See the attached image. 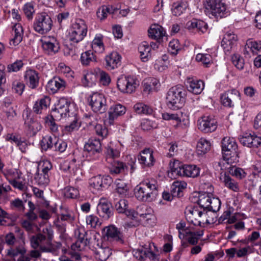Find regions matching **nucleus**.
<instances>
[{
    "mask_svg": "<svg viewBox=\"0 0 261 261\" xmlns=\"http://www.w3.org/2000/svg\"><path fill=\"white\" fill-rule=\"evenodd\" d=\"M27 249L23 245H19L15 248H10L7 250V255L17 261H30V257L26 255Z\"/></svg>",
    "mask_w": 261,
    "mask_h": 261,
    "instance_id": "obj_15",
    "label": "nucleus"
},
{
    "mask_svg": "<svg viewBox=\"0 0 261 261\" xmlns=\"http://www.w3.org/2000/svg\"><path fill=\"white\" fill-rule=\"evenodd\" d=\"M56 140H57L56 137H51L49 135L43 137L40 141L41 151L43 152L51 149L55 145Z\"/></svg>",
    "mask_w": 261,
    "mask_h": 261,
    "instance_id": "obj_33",
    "label": "nucleus"
},
{
    "mask_svg": "<svg viewBox=\"0 0 261 261\" xmlns=\"http://www.w3.org/2000/svg\"><path fill=\"white\" fill-rule=\"evenodd\" d=\"M103 233L108 240L123 242L121 233L114 226L111 225L105 228Z\"/></svg>",
    "mask_w": 261,
    "mask_h": 261,
    "instance_id": "obj_24",
    "label": "nucleus"
},
{
    "mask_svg": "<svg viewBox=\"0 0 261 261\" xmlns=\"http://www.w3.org/2000/svg\"><path fill=\"white\" fill-rule=\"evenodd\" d=\"M211 148V144L205 139L201 138L197 144V151L199 154L206 153Z\"/></svg>",
    "mask_w": 261,
    "mask_h": 261,
    "instance_id": "obj_43",
    "label": "nucleus"
},
{
    "mask_svg": "<svg viewBox=\"0 0 261 261\" xmlns=\"http://www.w3.org/2000/svg\"><path fill=\"white\" fill-rule=\"evenodd\" d=\"M188 7L186 2H178L173 4L171 8L172 13L173 15L177 16L182 14Z\"/></svg>",
    "mask_w": 261,
    "mask_h": 261,
    "instance_id": "obj_41",
    "label": "nucleus"
},
{
    "mask_svg": "<svg viewBox=\"0 0 261 261\" xmlns=\"http://www.w3.org/2000/svg\"><path fill=\"white\" fill-rule=\"evenodd\" d=\"M53 27V21L47 15L41 14L34 20L33 29L38 33L43 35L48 32Z\"/></svg>",
    "mask_w": 261,
    "mask_h": 261,
    "instance_id": "obj_7",
    "label": "nucleus"
},
{
    "mask_svg": "<svg viewBox=\"0 0 261 261\" xmlns=\"http://www.w3.org/2000/svg\"><path fill=\"white\" fill-rule=\"evenodd\" d=\"M187 184L184 181H175L171 186V193L173 196L180 197L182 195V191L187 188Z\"/></svg>",
    "mask_w": 261,
    "mask_h": 261,
    "instance_id": "obj_32",
    "label": "nucleus"
},
{
    "mask_svg": "<svg viewBox=\"0 0 261 261\" xmlns=\"http://www.w3.org/2000/svg\"><path fill=\"white\" fill-rule=\"evenodd\" d=\"M231 61L233 64L239 70L244 68V62L242 57L240 55L234 54L231 57Z\"/></svg>",
    "mask_w": 261,
    "mask_h": 261,
    "instance_id": "obj_59",
    "label": "nucleus"
},
{
    "mask_svg": "<svg viewBox=\"0 0 261 261\" xmlns=\"http://www.w3.org/2000/svg\"><path fill=\"white\" fill-rule=\"evenodd\" d=\"M88 100L89 105L94 112L102 114L106 111L107 100L102 94L93 93L89 96Z\"/></svg>",
    "mask_w": 261,
    "mask_h": 261,
    "instance_id": "obj_5",
    "label": "nucleus"
},
{
    "mask_svg": "<svg viewBox=\"0 0 261 261\" xmlns=\"http://www.w3.org/2000/svg\"><path fill=\"white\" fill-rule=\"evenodd\" d=\"M186 86L188 90L195 94L201 93L204 89V83L193 77H188L186 80Z\"/></svg>",
    "mask_w": 261,
    "mask_h": 261,
    "instance_id": "obj_16",
    "label": "nucleus"
},
{
    "mask_svg": "<svg viewBox=\"0 0 261 261\" xmlns=\"http://www.w3.org/2000/svg\"><path fill=\"white\" fill-rule=\"evenodd\" d=\"M178 173L180 176L195 178L199 176L200 169L194 165H181Z\"/></svg>",
    "mask_w": 261,
    "mask_h": 261,
    "instance_id": "obj_19",
    "label": "nucleus"
},
{
    "mask_svg": "<svg viewBox=\"0 0 261 261\" xmlns=\"http://www.w3.org/2000/svg\"><path fill=\"white\" fill-rule=\"evenodd\" d=\"M249 51L253 54L261 53V41L257 42L252 39L247 40L245 46V54H249Z\"/></svg>",
    "mask_w": 261,
    "mask_h": 261,
    "instance_id": "obj_29",
    "label": "nucleus"
},
{
    "mask_svg": "<svg viewBox=\"0 0 261 261\" xmlns=\"http://www.w3.org/2000/svg\"><path fill=\"white\" fill-rule=\"evenodd\" d=\"M10 206L12 208H16L17 211L23 212L25 210L24 205L22 200L16 198L10 202Z\"/></svg>",
    "mask_w": 261,
    "mask_h": 261,
    "instance_id": "obj_61",
    "label": "nucleus"
},
{
    "mask_svg": "<svg viewBox=\"0 0 261 261\" xmlns=\"http://www.w3.org/2000/svg\"><path fill=\"white\" fill-rule=\"evenodd\" d=\"M24 77L27 84L30 88L35 89L38 86L39 77L38 72L35 70L32 69L27 70Z\"/></svg>",
    "mask_w": 261,
    "mask_h": 261,
    "instance_id": "obj_26",
    "label": "nucleus"
},
{
    "mask_svg": "<svg viewBox=\"0 0 261 261\" xmlns=\"http://www.w3.org/2000/svg\"><path fill=\"white\" fill-rule=\"evenodd\" d=\"M21 173L16 170H9L5 173V176L9 182L10 179H19L21 177Z\"/></svg>",
    "mask_w": 261,
    "mask_h": 261,
    "instance_id": "obj_63",
    "label": "nucleus"
},
{
    "mask_svg": "<svg viewBox=\"0 0 261 261\" xmlns=\"http://www.w3.org/2000/svg\"><path fill=\"white\" fill-rule=\"evenodd\" d=\"M221 99L224 106L232 108L240 100V94L235 89L228 90L221 95Z\"/></svg>",
    "mask_w": 261,
    "mask_h": 261,
    "instance_id": "obj_11",
    "label": "nucleus"
},
{
    "mask_svg": "<svg viewBox=\"0 0 261 261\" xmlns=\"http://www.w3.org/2000/svg\"><path fill=\"white\" fill-rule=\"evenodd\" d=\"M250 148H258L257 153L261 158V137L253 134L252 141Z\"/></svg>",
    "mask_w": 261,
    "mask_h": 261,
    "instance_id": "obj_53",
    "label": "nucleus"
},
{
    "mask_svg": "<svg viewBox=\"0 0 261 261\" xmlns=\"http://www.w3.org/2000/svg\"><path fill=\"white\" fill-rule=\"evenodd\" d=\"M140 54L141 59L143 62H146L151 57V48L146 42H143L138 47Z\"/></svg>",
    "mask_w": 261,
    "mask_h": 261,
    "instance_id": "obj_38",
    "label": "nucleus"
},
{
    "mask_svg": "<svg viewBox=\"0 0 261 261\" xmlns=\"http://www.w3.org/2000/svg\"><path fill=\"white\" fill-rule=\"evenodd\" d=\"M135 111L139 114L150 115L153 112L152 109L142 102H138L134 106Z\"/></svg>",
    "mask_w": 261,
    "mask_h": 261,
    "instance_id": "obj_42",
    "label": "nucleus"
},
{
    "mask_svg": "<svg viewBox=\"0 0 261 261\" xmlns=\"http://www.w3.org/2000/svg\"><path fill=\"white\" fill-rule=\"evenodd\" d=\"M135 257L139 260H144L148 257L153 261H158V255L151 251V244H145L141 248L133 250Z\"/></svg>",
    "mask_w": 261,
    "mask_h": 261,
    "instance_id": "obj_10",
    "label": "nucleus"
},
{
    "mask_svg": "<svg viewBox=\"0 0 261 261\" xmlns=\"http://www.w3.org/2000/svg\"><path fill=\"white\" fill-rule=\"evenodd\" d=\"M220 179L227 188L235 192L239 191L240 188L238 182L232 178L226 172L221 173Z\"/></svg>",
    "mask_w": 261,
    "mask_h": 261,
    "instance_id": "obj_25",
    "label": "nucleus"
},
{
    "mask_svg": "<svg viewBox=\"0 0 261 261\" xmlns=\"http://www.w3.org/2000/svg\"><path fill=\"white\" fill-rule=\"evenodd\" d=\"M49 104V98L45 96L35 102L33 108V111L36 114H40L43 110L47 109Z\"/></svg>",
    "mask_w": 261,
    "mask_h": 261,
    "instance_id": "obj_37",
    "label": "nucleus"
},
{
    "mask_svg": "<svg viewBox=\"0 0 261 261\" xmlns=\"http://www.w3.org/2000/svg\"><path fill=\"white\" fill-rule=\"evenodd\" d=\"M237 144L233 138L225 137L222 141V151L224 160L227 164L232 157L237 156Z\"/></svg>",
    "mask_w": 261,
    "mask_h": 261,
    "instance_id": "obj_6",
    "label": "nucleus"
},
{
    "mask_svg": "<svg viewBox=\"0 0 261 261\" xmlns=\"http://www.w3.org/2000/svg\"><path fill=\"white\" fill-rule=\"evenodd\" d=\"M144 208H145V205L144 204L138 206L136 211L134 210L129 209L128 208L124 214L130 219H135L138 217V215H141V214L140 213L141 212L140 211L142 210H143ZM142 215L143 214H142Z\"/></svg>",
    "mask_w": 261,
    "mask_h": 261,
    "instance_id": "obj_54",
    "label": "nucleus"
},
{
    "mask_svg": "<svg viewBox=\"0 0 261 261\" xmlns=\"http://www.w3.org/2000/svg\"><path fill=\"white\" fill-rule=\"evenodd\" d=\"M217 126L216 121L210 116H204L198 121V129L205 133L215 131Z\"/></svg>",
    "mask_w": 261,
    "mask_h": 261,
    "instance_id": "obj_14",
    "label": "nucleus"
},
{
    "mask_svg": "<svg viewBox=\"0 0 261 261\" xmlns=\"http://www.w3.org/2000/svg\"><path fill=\"white\" fill-rule=\"evenodd\" d=\"M126 167L125 165L123 162L114 161L110 167V171L112 174H118L124 172Z\"/></svg>",
    "mask_w": 261,
    "mask_h": 261,
    "instance_id": "obj_46",
    "label": "nucleus"
},
{
    "mask_svg": "<svg viewBox=\"0 0 261 261\" xmlns=\"http://www.w3.org/2000/svg\"><path fill=\"white\" fill-rule=\"evenodd\" d=\"M229 172L232 176L240 179L245 178L247 175L244 169L236 167H229Z\"/></svg>",
    "mask_w": 261,
    "mask_h": 261,
    "instance_id": "obj_50",
    "label": "nucleus"
},
{
    "mask_svg": "<svg viewBox=\"0 0 261 261\" xmlns=\"http://www.w3.org/2000/svg\"><path fill=\"white\" fill-rule=\"evenodd\" d=\"M87 33V25L83 20L80 19L73 24L68 34V39L72 43H77L84 39Z\"/></svg>",
    "mask_w": 261,
    "mask_h": 261,
    "instance_id": "obj_4",
    "label": "nucleus"
},
{
    "mask_svg": "<svg viewBox=\"0 0 261 261\" xmlns=\"http://www.w3.org/2000/svg\"><path fill=\"white\" fill-rule=\"evenodd\" d=\"M84 149L90 155L99 154L101 151V144L99 139H89L85 144Z\"/></svg>",
    "mask_w": 261,
    "mask_h": 261,
    "instance_id": "obj_23",
    "label": "nucleus"
},
{
    "mask_svg": "<svg viewBox=\"0 0 261 261\" xmlns=\"http://www.w3.org/2000/svg\"><path fill=\"white\" fill-rule=\"evenodd\" d=\"M203 231H192L188 229L185 230V236L187 241L191 245L196 244L199 238L203 236Z\"/></svg>",
    "mask_w": 261,
    "mask_h": 261,
    "instance_id": "obj_35",
    "label": "nucleus"
},
{
    "mask_svg": "<svg viewBox=\"0 0 261 261\" xmlns=\"http://www.w3.org/2000/svg\"><path fill=\"white\" fill-rule=\"evenodd\" d=\"M148 32L150 38L157 40L162 38L165 35L163 28L158 24L152 25Z\"/></svg>",
    "mask_w": 261,
    "mask_h": 261,
    "instance_id": "obj_30",
    "label": "nucleus"
},
{
    "mask_svg": "<svg viewBox=\"0 0 261 261\" xmlns=\"http://www.w3.org/2000/svg\"><path fill=\"white\" fill-rule=\"evenodd\" d=\"M126 112V108L122 105L118 104L112 106L108 112L109 119L108 123L109 124H113L114 121L118 117L124 115Z\"/></svg>",
    "mask_w": 261,
    "mask_h": 261,
    "instance_id": "obj_21",
    "label": "nucleus"
},
{
    "mask_svg": "<svg viewBox=\"0 0 261 261\" xmlns=\"http://www.w3.org/2000/svg\"><path fill=\"white\" fill-rule=\"evenodd\" d=\"M180 49V45L179 41L177 39H173L169 43V50L171 54L177 55Z\"/></svg>",
    "mask_w": 261,
    "mask_h": 261,
    "instance_id": "obj_60",
    "label": "nucleus"
},
{
    "mask_svg": "<svg viewBox=\"0 0 261 261\" xmlns=\"http://www.w3.org/2000/svg\"><path fill=\"white\" fill-rule=\"evenodd\" d=\"M211 196L208 193H203L200 194L198 196V199L197 200L198 204L202 210L203 208V210H207L208 207H210L211 205V201L212 200Z\"/></svg>",
    "mask_w": 261,
    "mask_h": 261,
    "instance_id": "obj_40",
    "label": "nucleus"
},
{
    "mask_svg": "<svg viewBox=\"0 0 261 261\" xmlns=\"http://www.w3.org/2000/svg\"><path fill=\"white\" fill-rule=\"evenodd\" d=\"M97 212L100 216L108 219L113 214L112 205L105 199H100L97 206Z\"/></svg>",
    "mask_w": 261,
    "mask_h": 261,
    "instance_id": "obj_22",
    "label": "nucleus"
},
{
    "mask_svg": "<svg viewBox=\"0 0 261 261\" xmlns=\"http://www.w3.org/2000/svg\"><path fill=\"white\" fill-rule=\"evenodd\" d=\"M96 81V75L91 72H88L84 75L82 83L85 86L92 87L95 84Z\"/></svg>",
    "mask_w": 261,
    "mask_h": 261,
    "instance_id": "obj_49",
    "label": "nucleus"
},
{
    "mask_svg": "<svg viewBox=\"0 0 261 261\" xmlns=\"http://www.w3.org/2000/svg\"><path fill=\"white\" fill-rule=\"evenodd\" d=\"M138 160L143 168L151 167L155 161L153 151L149 148H145L140 152Z\"/></svg>",
    "mask_w": 261,
    "mask_h": 261,
    "instance_id": "obj_12",
    "label": "nucleus"
},
{
    "mask_svg": "<svg viewBox=\"0 0 261 261\" xmlns=\"http://www.w3.org/2000/svg\"><path fill=\"white\" fill-rule=\"evenodd\" d=\"M89 185L91 188L95 190H100L102 187L101 176L100 175L94 176L90 179Z\"/></svg>",
    "mask_w": 261,
    "mask_h": 261,
    "instance_id": "obj_51",
    "label": "nucleus"
},
{
    "mask_svg": "<svg viewBox=\"0 0 261 261\" xmlns=\"http://www.w3.org/2000/svg\"><path fill=\"white\" fill-rule=\"evenodd\" d=\"M34 180L39 186H45L49 181V174L42 172L37 173L35 176Z\"/></svg>",
    "mask_w": 261,
    "mask_h": 261,
    "instance_id": "obj_48",
    "label": "nucleus"
},
{
    "mask_svg": "<svg viewBox=\"0 0 261 261\" xmlns=\"http://www.w3.org/2000/svg\"><path fill=\"white\" fill-rule=\"evenodd\" d=\"M144 188L146 190V195L150 199V202L154 200L158 195V186L157 182L154 179L146 180L143 182Z\"/></svg>",
    "mask_w": 261,
    "mask_h": 261,
    "instance_id": "obj_17",
    "label": "nucleus"
},
{
    "mask_svg": "<svg viewBox=\"0 0 261 261\" xmlns=\"http://www.w3.org/2000/svg\"><path fill=\"white\" fill-rule=\"evenodd\" d=\"M110 13V8L109 6H102L97 11V16L100 20H103L107 18L108 15Z\"/></svg>",
    "mask_w": 261,
    "mask_h": 261,
    "instance_id": "obj_57",
    "label": "nucleus"
},
{
    "mask_svg": "<svg viewBox=\"0 0 261 261\" xmlns=\"http://www.w3.org/2000/svg\"><path fill=\"white\" fill-rule=\"evenodd\" d=\"M91 46L95 53H102L105 50V47L102 37H96L92 41Z\"/></svg>",
    "mask_w": 261,
    "mask_h": 261,
    "instance_id": "obj_47",
    "label": "nucleus"
},
{
    "mask_svg": "<svg viewBox=\"0 0 261 261\" xmlns=\"http://www.w3.org/2000/svg\"><path fill=\"white\" fill-rule=\"evenodd\" d=\"M81 62L83 65L88 66L97 62V58L92 50H88L81 54Z\"/></svg>",
    "mask_w": 261,
    "mask_h": 261,
    "instance_id": "obj_36",
    "label": "nucleus"
},
{
    "mask_svg": "<svg viewBox=\"0 0 261 261\" xmlns=\"http://www.w3.org/2000/svg\"><path fill=\"white\" fill-rule=\"evenodd\" d=\"M115 185L116 187V190L119 194L126 195L128 193L129 187L124 180L117 179L115 181Z\"/></svg>",
    "mask_w": 261,
    "mask_h": 261,
    "instance_id": "obj_45",
    "label": "nucleus"
},
{
    "mask_svg": "<svg viewBox=\"0 0 261 261\" xmlns=\"http://www.w3.org/2000/svg\"><path fill=\"white\" fill-rule=\"evenodd\" d=\"M25 127L31 136L35 135L41 128V125L38 121L28 118L25 121Z\"/></svg>",
    "mask_w": 261,
    "mask_h": 261,
    "instance_id": "obj_31",
    "label": "nucleus"
},
{
    "mask_svg": "<svg viewBox=\"0 0 261 261\" xmlns=\"http://www.w3.org/2000/svg\"><path fill=\"white\" fill-rule=\"evenodd\" d=\"M12 35L13 37L10 40V44L16 46L19 44L22 40L23 30L21 24L15 23L13 27Z\"/></svg>",
    "mask_w": 261,
    "mask_h": 261,
    "instance_id": "obj_27",
    "label": "nucleus"
},
{
    "mask_svg": "<svg viewBox=\"0 0 261 261\" xmlns=\"http://www.w3.org/2000/svg\"><path fill=\"white\" fill-rule=\"evenodd\" d=\"M24 85L20 81H15L12 84V90L13 92L17 94L18 95H21L24 89Z\"/></svg>",
    "mask_w": 261,
    "mask_h": 261,
    "instance_id": "obj_64",
    "label": "nucleus"
},
{
    "mask_svg": "<svg viewBox=\"0 0 261 261\" xmlns=\"http://www.w3.org/2000/svg\"><path fill=\"white\" fill-rule=\"evenodd\" d=\"M204 5L215 16L222 17L226 14V5L221 0H206Z\"/></svg>",
    "mask_w": 261,
    "mask_h": 261,
    "instance_id": "obj_9",
    "label": "nucleus"
},
{
    "mask_svg": "<svg viewBox=\"0 0 261 261\" xmlns=\"http://www.w3.org/2000/svg\"><path fill=\"white\" fill-rule=\"evenodd\" d=\"M196 60L201 62L206 67L212 63V58L209 54H198L196 56Z\"/></svg>",
    "mask_w": 261,
    "mask_h": 261,
    "instance_id": "obj_52",
    "label": "nucleus"
},
{
    "mask_svg": "<svg viewBox=\"0 0 261 261\" xmlns=\"http://www.w3.org/2000/svg\"><path fill=\"white\" fill-rule=\"evenodd\" d=\"M169 65L168 56L165 54L162 56L161 59L156 61L154 64V68L160 71L165 70Z\"/></svg>",
    "mask_w": 261,
    "mask_h": 261,
    "instance_id": "obj_44",
    "label": "nucleus"
},
{
    "mask_svg": "<svg viewBox=\"0 0 261 261\" xmlns=\"http://www.w3.org/2000/svg\"><path fill=\"white\" fill-rule=\"evenodd\" d=\"M121 56L117 52H112L105 57L106 67L109 70L117 68L120 65Z\"/></svg>",
    "mask_w": 261,
    "mask_h": 261,
    "instance_id": "obj_18",
    "label": "nucleus"
},
{
    "mask_svg": "<svg viewBox=\"0 0 261 261\" xmlns=\"http://www.w3.org/2000/svg\"><path fill=\"white\" fill-rule=\"evenodd\" d=\"M42 47L44 51L48 55H54L60 49L59 42L53 36H48L41 40Z\"/></svg>",
    "mask_w": 261,
    "mask_h": 261,
    "instance_id": "obj_13",
    "label": "nucleus"
},
{
    "mask_svg": "<svg viewBox=\"0 0 261 261\" xmlns=\"http://www.w3.org/2000/svg\"><path fill=\"white\" fill-rule=\"evenodd\" d=\"M115 208L119 213L124 214L128 208V201L125 199H120L116 203Z\"/></svg>",
    "mask_w": 261,
    "mask_h": 261,
    "instance_id": "obj_56",
    "label": "nucleus"
},
{
    "mask_svg": "<svg viewBox=\"0 0 261 261\" xmlns=\"http://www.w3.org/2000/svg\"><path fill=\"white\" fill-rule=\"evenodd\" d=\"M253 134H245L239 138L240 143L243 145L250 148V144L252 141Z\"/></svg>",
    "mask_w": 261,
    "mask_h": 261,
    "instance_id": "obj_62",
    "label": "nucleus"
},
{
    "mask_svg": "<svg viewBox=\"0 0 261 261\" xmlns=\"http://www.w3.org/2000/svg\"><path fill=\"white\" fill-rule=\"evenodd\" d=\"M140 212V213L143 215H138V216L142 218L143 220H146L147 223H149V221L151 222V221L154 220V216L151 213L152 210L150 208H148L145 205V208L143 210H141Z\"/></svg>",
    "mask_w": 261,
    "mask_h": 261,
    "instance_id": "obj_55",
    "label": "nucleus"
},
{
    "mask_svg": "<svg viewBox=\"0 0 261 261\" xmlns=\"http://www.w3.org/2000/svg\"><path fill=\"white\" fill-rule=\"evenodd\" d=\"M185 93L181 86L172 87L168 91L166 96L167 106L171 109L181 108L185 101Z\"/></svg>",
    "mask_w": 261,
    "mask_h": 261,
    "instance_id": "obj_2",
    "label": "nucleus"
},
{
    "mask_svg": "<svg viewBox=\"0 0 261 261\" xmlns=\"http://www.w3.org/2000/svg\"><path fill=\"white\" fill-rule=\"evenodd\" d=\"M238 41L237 36L233 32L226 33L221 42V46L225 51H229L236 45Z\"/></svg>",
    "mask_w": 261,
    "mask_h": 261,
    "instance_id": "obj_20",
    "label": "nucleus"
},
{
    "mask_svg": "<svg viewBox=\"0 0 261 261\" xmlns=\"http://www.w3.org/2000/svg\"><path fill=\"white\" fill-rule=\"evenodd\" d=\"M121 144L119 142H110L107 146V153L113 158H117L120 155Z\"/></svg>",
    "mask_w": 261,
    "mask_h": 261,
    "instance_id": "obj_39",
    "label": "nucleus"
},
{
    "mask_svg": "<svg viewBox=\"0 0 261 261\" xmlns=\"http://www.w3.org/2000/svg\"><path fill=\"white\" fill-rule=\"evenodd\" d=\"M46 87L48 90L55 93L60 89H63L66 87V82L60 77H55L48 82Z\"/></svg>",
    "mask_w": 261,
    "mask_h": 261,
    "instance_id": "obj_28",
    "label": "nucleus"
},
{
    "mask_svg": "<svg viewBox=\"0 0 261 261\" xmlns=\"http://www.w3.org/2000/svg\"><path fill=\"white\" fill-rule=\"evenodd\" d=\"M117 85L121 92L132 93L136 90L139 84L136 78L133 76H125L119 78Z\"/></svg>",
    "mask_w": 261,
    "mask_h": 261,
    "instance_id": "obj_8",
    "label": "nucleus"
},
{
    "mask_svg": "<svg viewBox=\"0 0 261 261\" xmlns=\"http://www.w3.org/2000/svg\"><path fill=\"white\" fill-rule=\"evenodd\" d=\"M97 254L101 261H106L112 254L111 250L109 247L100 248L97 251Z\"/></svg>",
    "mask_w": 261,
    "mask_h": 261,
    "instance_id": "obj_58",
    "label": "nucleus"
},
{
    "mask_svg": "<svg viewBox=\"0 0 261 261\" xmlns=\"http://www.w3.org/2000/svg\"><path fill=\"white\" fill-rule=\"evenodd\" d=\"M54 237L53 231L50 227L43 228L42 233H39L32 237L31 246L34 249L39 248L43 252L54 253L60 249L62 244L59 242H52Z\"/></svg>",
    "mask_w": 261,
    "mask_h": 261,
    "instance_id": "obj_1",
    "label": "nucleus"
},
{
    "mask_svg": "<svg viewBox=\"0 0 261 261\" xmlns=\"http://www.w3.org/2000/svg\"><path fill=\"white\" fill-rule=\"evenodd\" d=\"M144 184L143 182L137 185L134 189V194L136 198L141 201L150 202V199L147 197Z\"/></svg>",
    "mask_w": 261,
    "mask_h": 261,
    "instance_id": "obj_34",
    "label": "nucleus"
},
{
    "mask_svg": "<svg viewBox=\"0 0 261 261\" xmlns=\"http://www.w3.org/2000/svg\"><path fill=\"white\" fill-rule=\"evenodd\" d=\"M187 221L195 226H202L205 223L210 224L207 219V212L198 206L189 207L185 211Z\"/></svg>",
    "mask_w": 261,
    "mask_h": 261,
    "instance_id": "obj_3",
    "label": "nucleus"
}]
</instances>
